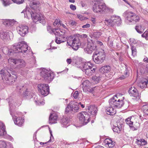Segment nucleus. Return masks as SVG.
Segmentation results:
<instances>
[{
  "instance_id": "nucleus-32",
  "label": "nucleus",
  "mask_w": 148,
  "mask_h": 148,
  "mask_svg": "<svg viewBox=\"0 0 148 148\" xmlns=\"http://www.w3.org/2000/svg\"><path fill=\"white\" fill-rule=\"evenodd\" d=\"M104 23L106 25H107L109 27H112L114 25V23H113L112 16L110 18L108 19L105 20Z\"/></svg>"
},
{
  "instance_id": "nucleus-7",
  "label": "nucleus",
  "mask_w": 148,
  "mask_h": 148,
  "mask_svg": "<svg viewBox=\"0 0 148 148\" xmlns=\"http://www.w3.org/2000/svg\"><path fill=\"white\" fill-rule=\"evenodd\" d=\"M41 76L44 79L48 82L52 81L54 77V75L52 71L44 69L40 72Z\"/></svg>"
},
{
  "instance_id": "nucleus-63",
  "label": "nucleus",
  "mask_w": 148,
  "mask_h": 148,
  "mask_svg": "<svg viewBox=\"0 0 148 148\" xmlns=\"http://www.w3.org/2000/svg\"><path fill=\"white\" fill-rule=\"evenodd\" d=\"M95 148H104V147H103L102 146H101L98 145L96 147H95Z\"/></svg>"
},
{
  "instance_id": "nucleus-38",
  "label": "nucleus",
  "mask_w": 148,
  "mask_h": 148,
  "mask_svg": "<svg viewBox=\"0 0 148 148\" xmlns=\"http://www.w3.org/2000/svg\"><path fill=\"white\" fill-rule=\"evenodd\" d=\"M100 77L99 76H98V75H97L92 76V79L94 81L95 83H97L99 82L100 79Z\"/></svg>"
},
{
  "instance_id": "nucleus-62",
  "label": "nucleus",
  "mask_w": 148,
  "mask_h": 148,
  "mask_svg": "<svg viewBox=\"0 0 148 148\" xmlns=\"http://www.w3.org/2000/svg\"><path fill=\"white\" fill-rule=\"evenodd\" d=\"M143 60L145 62L148 63V58H147L146 57L144 58Z\"/></svg>"
},
{
  "instance_id": "nucleus-8",
  "label": "nucleus",
  "mask_w": 148,
  "mask_h": 148,
  "mask_svg": "<svg viewBox=\"0 0 148 148\" xmlns=\"http://www.w3.org/2000/svg\"><path fill=\"white\" fill-rule=\"evenodd\" d=\"M106 55L103 51H99L97 53H94L92 58L94 61L97 64L102 63L105 59Z\"/></svg>"
},
{
  "instance_id": "nucleus-61",
  "label": "nucleus",
  "mask_w": 148,
  "mask_h": 148,
  "mask_svg": "<svg viewBox=\"0 0 148 148\" xmlns=\"http://www.w3.org/2000/svg\"><path fill=\"white\" fill-rule=\"evenodd\" d=\"M91 20L93 22V23H95L96 20H95V18H91Z\"/></svg>"
},
{
  "instance_id": "nucleus-26",
  "label": "nucleus",
  "mask_w": 148,
  "mask_h": 148,
  "mask_svg": "<svg viewBox=\"0 0 148 148\" xmlns=\"http://www.w3.org/2000/svg\"><path fill=\"white\" fill-rule=\"evenodd\" d=\"M56 42L58 44H60L62 42H64L66 40V38L65 37H64L63 35L56 36Z\"/></svg>"
},
{
  "instance_id": "nucleus-18",
  "label": "nucleus",
  "mask_w": 148,
  "mask_h": 148,
  "mask_svg": "<svg viewBox=\"0 0 148 148\" xmlns=\"http://www.w3.org/2000/svg\"><path fill=\"white\" fill-rule=\"evenodd\" d=\"M128 92L130 96L136 97V99L139 98L138 90L134 87H131L128 91Z\"/></svg>"
},
{
  "instance_id": "nucleus-3",
  "label": "nucleus",
  "mask_w": 148,
  "mask_h": 148,
  "mask_svg": "<svg viewBox=\"0 0 148 148\" xmlns=\"http://www.w3.org/2000/svg\"><path fill=\"white\" fill-rule=\"evenodd\" d=\"M82 71L86 75L88 76L92 75L96 71V68L93 64L89 62H86L82 64Z\"/></svg>"
},
{
  "instance_id": "nucleus-58",
  "label": "nucleus",
  "mask_w": 148,
  "mask_h": 148,
  "mask_svg": "<svg viewBox=\"0 0 148 148\" xmlns=\"http://www.w3.org/2000/svg\"><path fill=\"white\" fill-rule=\"evenodd\" d=\"M119 46L118 44H116V43H114V46H113V47L115 49H118L120 48L119 47Z\"/></svg>"
},
{
  "instance_id": "nucleus-50",
  "label": "nucleus",
  "mask_w": 148,
  "mask_h": 148,
  "mask_svg": "<svg viewBox=\"0 0 148 148\" xmlns=\"http://www.w3.org/2000/svg\"><path fill=\"white\" fill-rule=\"evenodd\" d=\"M79 95V93L77 91H76L74 93L73 95V96L74 98L77 99V98Z\"/></svg>"
},
{
  "instance_id": "nucleus-20",
  "label": "nucleus",
  "mask_w": 148,
  "mask_h": 148,
  "mask_svg": "<svg viewBox=\"0 0 148 148\" xmlns=\"http://www.w3.org/2000/svg\"><path fill=\"white\" fill-rule=\"evenodd\" d=\"M105 146L107 148H112L115 145V142L113 141L112 139L106 138L104 141Z\"/></svg>"
},
{
  "instance_id": "nucleus-11",
  "label": "nucleus",
  "mask_w": 148,
  "mask_h": 148,
  "mask_svg": "<svg viewBox=\"0 0 148 148\" xmlns=\"http://www.w3.org/2000/svg\"><path fill=\"white\" fill-rule=\"evenodd\" d=\"M9 63H13L16 65V68L19 69L24 67L26 65V63L25 61L21 59H17L16 58H10L8 60Z\"/></svg>"
},
{
  "instance_id": "nucleus-31",
  "label": "nucleus",
  "mask_w": 148,
  "mask_h": 148,
  "mask_svg": "<svg viewBox=\"0 0 148 148\" xmlns=\"http://www.w3.org/2000/svg\"><path fill=\"white\" fill-rule=\"evenodd\" d=\"M136 143L138 145H144L146 144L147 142L144 139H141L140 138H138L136 139Z\"/></svg>"
},
{
  "instance_id": "nucleus-4",
  "label": "nucleus",
  "mask_w": 148,
  "mask_h": 148,
  "mask_svg": "<svg viewBox=\"0 0 148 148\" xmlns=\"http://www.w3.org/2000/svg\"><path fill=\"white\" fill-rule=\"evenodd\" d=\"M0 74H2V75L3 79H5L6 81H9V83L14 82L17 79V76L14 74V73L11 72L6 70L5 71L1 70L0 71Z\"/></svg>"
},
{
  "instance_id": "nucleus-2",
  "label": "nucleus",
  "mask_w": 148,
  "mask_h": 148,
  "mask_svg": "<svg viewBox=\"0 0 148 148\" xmlns=\"http://www.w3.org/2000/svg\"><path fill=\"white\" fill-rule=\"evenodd\" d=\"M28 46L24 41L14 44L12 48L8 50V54L11 56H14L16 53H24L27 52Z\"/></svg>"
},
{
  "instance_id": "nucleus-52",
  "label": "nucleus",
  "mask_w": 148,
  "mask_h": 148,
  "mask_svg": "<svg viewBox=\"0 0 148 148\" xmlns=\"http://www.w3.org/2000/svg\"><path fill=\"white\" fill-rule=\"evenodd\" d=\"M77 17L80 20H83L85 18V17L80 14L77 15Z\"/></svg>"
},
{
  "instance_id": "nucleus-16",
  "label": "nucleus",
  "mask_w": 148,
  "mask_h": 148,
  "mask_svg": "<svg viewBox=\"0 0 148 148\" xmlns=\"http://www.w3.org/2000/svg\"><path fill=\"white\" fill-rule=\"evenodd\" d=\"M17 29L18 33L21 36H24L28 32V27L26 26L20 25L17 27Z\"/></svg>"
},
{
  "instance_id": "nucleus-41",
  "label": "nucleus",
  "mask_w": 148,
  "mask_h": 148,
  "mask_svg": "<svg viewBox=\"0 0 148 148\" xmlns=\"http://www.w3.org/2000/svg\"><path fill=\"white\" fill-rule=\"evenodd\" d=\"M143 109L144 112L148 115V104L143 106Z\"/></svg>"
},
{
  "instance_id": "nucleus-43",
  "label": "nucleus",
  "mask_w": 148,
  "mask_h": 148,
  "mask_svg": "<svg viewBox=\"0 0 148 148\" xmlns=\"http://www.w3.org/2000/svg\"><path fill=\"white\" fill-rule=\"evenodd\" d=\"M101 34L100 32H94L93 33V36L95 38H99Z\"/></svg>"
},
{
  "instance_id": "nucleus-49",
  "label": "nucleus",
  "mask_w": 148,
  "mask_h": 148,
  "mask_svg": "<svg viewBox=\"0 0 148 148\" xmlns=\"http://www.w3.org/2000/svg\"><path fill=\"white\" fill-rule=\"evenodd\" d=\"M47 30L48 32L50 33H52L53 32V29H52L51 27L50 26H48L47 27Z\"/></svg>"
},
{
  "instance_id": "nucleus-47",
  "label": "nucleus",
  "mask_w": 148,
  "mask_h": 148,
  "mask_svg": "<svg viewBox=\"0 0 148 148\" xmlns=\"http://www.w3.org/2000/svg\"><path fill=\"white\" fill-rule=\"evenodd\" d=\"M110 37H109L108 39V43L110 47H113L114 46V44L113 43V42L112 41H110L109 40Z\"/></svg>"
},
{
  "instance_id": "nucleus-36",
  "label": "nucleus",
  "mask_w": 148,
  "mask_h": 148,
  "mask_svg": "<svg viewBox=\"0 0 148 148\" xmlns=\"http://www.w3.org/2000/svg\"><path fill=\"white\" fill-rule=\"evenodd\" d=\"M148 82L147 79H145L144 81H143L139 83V86L142 89L146 87L147 85Z\"/></svg>"
},
{
  "instance_id": "nucleus-17",
  "label": "nucleus",
  "mask_w": 148,
  "mask_h": 148,
  "mask_svg": "<svg viewBox=\"0 0 148 148\" xmlns=\"http://www.w3.org/2000/svg\"><path fill=\"white\" fill-rule=\"evenodd\" d=\"M40 2L37 0H32L30 1L29 6L33 11L40 9Z\"/></svg>"
},
{
  "instance_id": "nucleus-39",
  "label": "nucleus",
  "mask_w": 148,
  "mask_h": 148,
  "mask_svg": "<svg viewBox=\"0 0 148 148\" xmlns=\"http://www.w3.org/2000/svg\"><path fill=\"white\" fill-rule=\"evenodd\" d=\"M3 23L5 25L9 26L10 25H12L13 24V22L12 20H7L3 22Z\"/></svg>"
},
{
  "instance_id": "nucleus-56",
  "label": "nucleus",
  "mask_w": 148,
  "mask_h": 148,
  "mask_svg": "<svg viewBox=\"0 0 148 148\" xmlns=\"http://www.w3.org/2000/svg\"><path fill=\"white\" fill-rule=\"evenodd\" d=\"M116 53L118 56H119V60L121 62L123 60V58L121 57V56L120 55L119 53Z\"/></svg>"
},
{
  "instance_id": "nucleus-30",
  "label": "nucleus",
  "mask_w": 148,
  "mask_h": 148,
  "mask_svg": "<svg viewBox=\"0 0 148 148\" xmlns=\"http://www.w3.org/2000/svg\"><path fill=\"white\" fill-rule=\"evenodd\" d=\"M145 29V27L143 25L136 26L135 29L137 32L140 34L142 33Z\"/></svg>"
},
{
  "instance_id": "nucleus-10",
  "label": "nucleus",
  "mask_w": 148,
  "mask_h": 148,
  "mask_svg": "<svg viewBox=\"0 0 148 148\" xmlns=\"http://www.w3.org/2000/svg\"><path fill=\"white\" fill-rule=\"evenodd\" d=\"M134 116L128 117L125 120L126 124L128 125L130 128L133 130H137L140 127V123L137 122H134Z\"/></svg>"
},
{
  "instance_id": "nucleus-37",
  "label": "nucleus",
  "mask_w": 148,
  "mask_h": 148,
  "mask_svg": "<svg viewBox=\"0 0 148 148\" xmlns=\"http://www.w3.org/2000/svg\"><path fill=\"white\" fill-rule=\"evenodd\" d=\"M8 36V34L6 32L2 31L0 32V37L3 40H6Z\"/></svg>"
},
{
  "instance_id": "nucleus-33",
  "label": "nucleus",
  "mask_w": 148,
  "mask_h": 148,
  "mask_svg": "<svg viewBox=\"0 0 148 148\" xmlns=\"http://www.w3.org/2000/svg\"><path fill=\"white\" fill-rule=\"evenodd\" d=\"M120 124L119 122H117V126H114L113 128V130L114 132H117L118 133H120L121 129V125H123L122 124H121V125L119 126V125H120Z\"/></svg>"
},
{
  "instance_id": "nucleus-21",
  "label": "nucleus",
  "mask_w": 148,
  "mask_h": 148,
  "mask_svg": "<svg viewBox=\"0 0 148 148\" xmlns=\"http://www.w3.org/2000/svg\"><path fill=\"white\" fill-rule=\"evenodd\" d=\"M35 12L32 9H30L29 8H27L26 9L25 11L24 10L21 13H24L25 17L29 18L30 17H32V14L33 12Z\"/></svg>"
},
{
  "instance_id": "nucleus-35",
  "label": "nucleus",
  "mask_w": 148,
  "mask_h": 148,
  "mask_svg": "<svg viewBox=\"0 0 148 148\" xmlns=\"http://www.w3.org/2000/svg\"><path fill=\"white\" fill-rule=\"evenodd\" d=\"M69 121V119L68 118L66 117L63 118L61 121V122L63 125L62 127H67L68 125H66Z\"/></svg>"
},
{
  "instance_id": "nucleus-6",
  "label": "nucleus",
  "mask_w": 148,
  "mask_h": 148,
  "mask_svg": "<svg viewBox=\"0 0 148 148\" xmlns=\"http://www.w3.org/2000/svg\"><path fill=\"white\" fill-rule=\"evenodd\" d=\"M34 11L35 12H34L32 14V17L33 21L35 23H36L38 21H39L43 25H45V17L41 14L40 9H37Z\"/></svg>"
},
{
  "instance_id": "nucleus-19",
  "label": "nucleus",
  "mask_w": 148,
  "mask_h": 148,
  "mask_svg": "<svg viewBox=\"0 0 148 148\" xmlns=\"http://www.w3.org/2000/svg\"><path fill=\"white\" fill-rule=\"evenodd\" d=\"M12 117L15 124L20 126L22 125L24 122L23 119L20 117H17L15 115L12 116Z\"/></svg>"
},
{
  "instance_id": "nucleus-42",
  "label": "nucleus",
  "mask_w": 148,
  "mask_h": 148,
  "mask_svg": "<svg viewBox=\"0 0 148 148\" xmlns=\"http://www.w3.org/2000/svg\"><path fill=\"white\" fill-rule=\"evenodd\" d=\"M7 146L5 142L3 140L0 141V148H5Z\"/></svg>"
},
{
  "instance_id": "nucleus-5",
  "label": "nucleus",
  "mask_w": 148,
  "mask_h": 148,
  "mask_svg": "<svg viewBox=\"0 0 148 148\" xmlns=\"http://www.w3.org/2000/svg\"><path fill=\"white\" fill-rule=\"evenodd\" d=\"M67 43L69 45L71 46L75 50H77L81 45V43L78 37L70 36L68 37Z\"/></svg>"
},
{
  "instance_id": "nucleus-24",
  "label": "nucleus",
  "mask_w": 148,
  "mask_h": 148,
  "mask_svg": "<svg viewBox=\"0 0 148 148\" xmlns=\"http://www.w3.org/2000/svg\"><path fill=\"white\" fill-rule=\"evenodd\" d=\"M90 84V82L88 80H86L83 82V89L84 92L86 91H89L90 89L89 88V86Z\"/></svg>"
},
{
  "instance_id": "nucleus-34",
  "label": "nucleus",
  "mask_w": 148,
  "mask_h": 148,
  "mask_svg": "<svg viewBox=\"0 0 148 148\" xmlns=\"http://www.w3.org/2000/svg\"><path fill=\"white\" fill-rule=\"evenodd\" d=\"M54 35L56 36H59L63 35L64 34V33L60 30L58 29H53V32Z\"/></svg>"
},
{
  "instance_id": "nucleus-59",
  "label": "nucleus",
  "mask_w": 148,
  "mask_h": 148,
  "mask_svg": "<svg viewBox=\"0 0 148 148\" xmlns=\"http://www.w3.org/2000/svg\"><path fill=\"white\" fill-rule=\"evenodd\" d=\"M77 23L75 21H72L71 23V25L72 26H74L77 24Z\"/></svg>"
},
{
  "instance_id": "nucleus-22",
  "label": "nucleus",
  "mask_w": 148,
  "mask_h": 148,
  "mask_svg": "<svg viewBox=\"0 0 148 148\" xmlns=\"http://www.w3.org/2000/svg\"><path fill=\"white\" fill-rule=\"evenodd\" d=\"M88 112L94 116L96 115L97 111V108L95 105H91L88 107Z\"/></svg>"
},
{
  "instance_id": "nucleus-1",
  "label": "nucleus",
  "mask_w": 148,
  "mask_h": 148,
  "mask_svg": "<svg viewBox=\"0 0 148 148\" xmlns=\"http://www.w3.org/2000/svg\"><path fill=\"white\" fill-rule=\"evenodd\" d=\"M119 95H116L112 98L110 99L109 102L110 106L106 109V111L108 113V114L113 115L116 113L115 110L113 107L120 108L124 104L123 99L119 98Z\"/></svg>"
},
{
  "instance_id": "nucleus-54",
  "label": "nucleus",
  "mask_w": 148,
  "mask_h": 148,
  "mask_svg": "<svg viewBox=\"0 0 148 148\" xmlns=\"http://www.w3.org/2000/svg\"><path fill=\"white\" fill-rule=\"evenodd\" d=\"M24 95L25 96H28L30 95V92L27 91V89H26V91L24 93Z\"/></svg>"
},
{
  "instance_id": "nucleus-15",
  "label": "nucleus",
  "mask_w": 148,
  "mask_h": 148,
  "mask_svg": "<svg viewBox=\"0 0 148 148\" xmlns=\"http://www.w3.org/2000/svg\"><path fill=\"white\" fill-rule=\"evenodd\" d=\"M96 45L92 42H88L87 46L84 49L85 52L88 54H91L96 49Z\"/></svg>"
},
{
  "instance_id": "nucleus-27",
  "label": "nucleus",
  "mask_w": 148,
  "mask_h": 148,
  "mask_svg": "<svg viewBox=\"0 0 148 148\" xmlns=\"http://www.w3.org/2000/svg\"><path fill=\"white\" fill-rule=\"evenodd\" d=\"M113 20L114 25H119L121 23V18L118 16H113Z\"/></svg>"
},
{
  "instance_id": "nucleus-13",
  "label": "nucleus",
  "mask_w": 148,
  "mask_h": 148,
  "mask_svg": "<svg viewBox=\"0 0 148 148\" xmlns=\"http://www.w3.org/2000/svg\"><path fill=\"white\" fill-rule=\"evenodd\" d=\"M81 123L86 125L89 121L90 116L88 114L85 112H83L79 113L77 115Z\"/></svg>"
},
{
  "instance_id": "nucleus-25",
  "label": "nucleus",
  "mask_w": 148,
  "mask_h": 148,
  "mask_svg": "<svg viewBox=\"0 0 148 148\" xmlns=\"http://www.w3.org/2000/svg\"><path fill=\"white\" fill-rule=\"evenodd\" d=\"M111 67L109 65H106L101 67L99 69V71L102 73H108L111 70Z\"/></svg>"
},
{
  "instance_id": "nucleus-23",
  "label": "nucleus",
  "mask_w": 148,
  "mask_h": 148,
  "mask_svg": "<svg viewBox=\"0 0 148 148\" xmlns=\"http://www.w3.org/2000/svg\"><path fill=\"white\" fill-rule=\"evenodd\" d=\"M57 118L58 116L55 113L51 114L49 119V123L51 124L56 123Z\"/></svg>"
},
{
  "instance_id": "nucleus-64",
  "label": "nucleus",
  "mask_w": 148,
  "mask_h": 148,
  "mask_svg": "<svg viewBox=\"0 0 148 148\" xmlns=\"http://www.w3.org/2000/svg\"><path fill=\"white\" fill-rule=\"evenodd\" d=\"M97 42H98V44H99L100 45H103V44L102 42H101L100 41H98Z\"/></svg>"
},
{
  "instance_id": "nucleus-28",
  "label": "nucleus",
  "mask_w": 148,
  "mask_h": 148,
  "mask_svg": "<svg viewBox=\"0 0 148 148\" xmlns=\"http://www.w3.org/2000/svg\"><path fill=\"white\" fill-rule=\"evenodd\" d=\"M5 126L3 123L0 122V136H3L6 134Z\"/></svg>"
},
{
  "instance_id": "nucleus-46",
  "label": "nucleus",
  "mask_w": 148,
  "mask_h": 148,
  "mask_svg": "<svg viewBox=\"0 0 148 148\" xmlns=\"http://www.w3.org/2000/svg\"><path fill=\"white\" fill-rule=\"evenodd\" d=\"M60 21L58 20H56L53 23V25L54 26H56L57 25H58V26L59 25H60Z\"/></svg>"
},
{
  "instance_id": "nucleus-29",
  "label": "nucleus",
  "mask_w": 148,
  "mask_h": 148,
  "mask_svg": "<svg viewBox=\"0 0 148 148\" xmlns=\"http://www.w3.org/2000/svg\"><path fill=\"white\" fill-rule=\"evenodd\" d=\"M75 103H76L75 101H71L69 104L68 105V106L65 109V112L68 113L70 112L73 111V108L72 104H74Z\"/></svg>"
},
{
  "instance_id": "nucleus-45",
  "label": "nucleus",
  "mask_w": 148,
  "mask_h": 148,
  "mask_svg": "<svg viewBox=\"0 0 148 148\" xmlns=\"http://www.w3.org/2000/svg\"><path fill=\"white\" fill-rule=\"evenodd\" d=\"M14 2L17 4H20L23 3L24 0H12Z\"/></svg>"
},
{
  "instance_id": "nucleus-48",
  "label": "nucleus",
  "mask_w": 148,
  "mask_h": 148,
  "mask_svg": "<svg viewBox=\"0 0 148 148\" xmlns=\"http://www.w3.org/2000/svg\"><path fill=\"white\" fill-rule=\"evenodd\" d=\"M3 1V4L5 6L9 5L10 4V3L8 2L7 0H2Z\"/></svg>"
},
{
  "instance_id": "nucleus-12",
  "label": "nucleus",
  "mask_w": 148,
  "mask_h": 148,
  "mask_svg": "<svg viewBox=\"0 0 148 148\" xmlns=\"http://www.w3.org/2000/svg\"><path fill=\"white\" fill-rule=\"evenodd\" d=\"M125 14L126 19L130 22L134 21L136 23L140 20L139 16L132 12H126Z\"/></svg>"
},
{
  "instance_id": "nucleus-9",
  "label": "nucleus",
  "mask_w": 148,
  "mask_h": 148,
  "mask_svg": "<svg viewBox=\"0 0 148 148\" xmlns=\"http://www.w3.org/2000/svg\"><path fill=\"white\" fill-rule=\"evenodd\" d=\"M92 9L94 12L96 13L105 12L107 10L105 3L99 1H95Z\"/></svg>"
},
{
  "instance_id": "nucleus-53",
  "label": "nucleus",
  "mask_w": 148,
  "mask_h": 148,
  "mask_svg": "<svg viewBox=\"0 0 148 148\" xmlns=\"http://www.w3.org/2000/svg\"><path fill=\"white\" fill-rule=\"evenodd\" d=\"M70 8L73 10H75L76 9V7L75 5L73 4L70 5Z\"/></svg>"
},
{
  "instance_id": "nucleus-40",
  "label": "nucleus",
  "mask_w": 148,
  "mask_h": 148,
  "mask_svg": "<svg viewBox=\"0 0 148 148\" xmlns=\"http://www.w3.org/2000/svg\"><path fill=\"white\" fill-rule=\"evenodd\" d=\"M131 49L132 51V55L134 56L136 54V49L135 47L132 46L131 47Z\"/></svg>"
},
{
  "instance_id": "nucleus-14",
  "label": "nucleus",
  "mask_w": 148,
  "mask_h": 148,
  "mask_svg": "<svg viewBox=\"0 0 148 148\" xmlns=\"http://www.w3.org/2000/svg\"><path fill=\"white\" fill-rule=\"evenodd\" d=\"M38 87L39 91L42 95L45 96L48 94L49 92V88L47 84H39Z\"/></svg>"
},
{
  "instance_id": "nucleus-44",
  "label": "nucleus",
  "mask_w": 148,
  "mask_h": 148,
  "mask_svg": "<svg viewBox=\"0 0 148 148\" xmlns=\"http://www.w3.org/2000/svg\"><path fill=\"white\" fill-rule=\"evenodd\" d=\"M142 36L145 38L146 40H148V31H145L142 35Z\"/></svg>"
},
{
  "instance_id": "nucleus-55",
  "label": "nucleus",
  "mask_w": 148,
  "mask_h": 148,
  "mask_svg": "<svg viewBox=\"0 0 148 148\" xmlns=\"http://www.w3.org/2000/svg\"><path fill=\"white\" fill-rule=\"evenodd\" d=\"M90 25L89 24H87L85 25H83L82 27L83 28H88L90 27Z\"/></svg>"
},
{
  "instance_id": "nucleus-51",
  "label": "nucleus",
  "mask_w": 148,
  "mask_h": 148,
  "mask_svg": "<svg viewBox=\"0 0 148 148\" xmlns=\"http://www.w3.org/2000/svg\"><path fill=\"white\" fill-rule=\"evenodd\" d=\"M74 106L75 105H76V106H73V109H74V110H76L77 111H78L79 109V107L78 106V105H77V104H76L75 103V104H73Z\"/></svg>"
},
{
  "instance_id": "nucleus-57",
  "label": "nucleus",
  "mask_w": 148,
  "mask_h": 148,
  "mask_svg": "<svg viewBox=\"0 0 148 148\" xmlns=\"http://www.w3.org/2000/svg\"><path fill=\"white\" fill-rule=\"evenodd\" d=\"M23 88V86H17L16 88L17 90H19V91L20 92H21V89H22Z\"/></svg>"
},
{
  "instance_id": "nucleus-60",
  "label": "nucleus",
  "mask_w": 148,
  "mask_h": 148,
  "mask_svg": "<svg viewBox=\"0 0 148 148\" xmlns=\"http://www.w3.org/2000/svg\"><path fill=\"white\" fill-rule=\"evenodd\" d=\"M71 59H68L66 60V62L68 64H70L71 62Z\"/></svg>"
}]
</instances>
